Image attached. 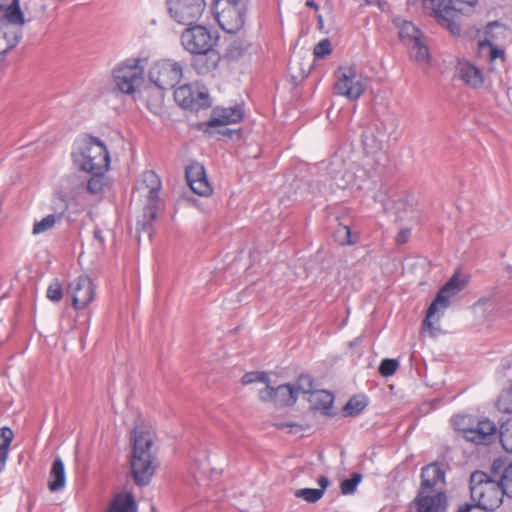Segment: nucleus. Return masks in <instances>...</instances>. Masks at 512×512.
I'll return each instance as SVG.
<instances>
[{"label":"nucleus","instance_id":"nucleus-28","mask_svg":"<svg viewBox=\"0 0 512 512\" xmlns=\"http://www.w3.org/2000/svg\"><path fill=\"white\" fill-rule=\"evenodd\" d=\"M297 396L293 386L289 384L279 385L275 388L274 404L280 406H290L297 401Z\"/></svg>","mask_w":512,"mask_h":512},{"label":"nucleus","instance_id":"nucleus-20","mask_svg":"<svg viewBox=\"0 0 512 512\" xmlns=\"http://www.w3.org/2000/svg\"><path fill=\"white\" fill-rule=\"evenodd\" d=\"M186 179L191 190L200 196H209L212 187L206 177L204 167L199 163H193L186 169Z\"/></svg>","mask_w":512,"mask_h":512},{"label":"nucleus","instance_id":"nucleus-10","mask_svg":"<svg viewBox=\"0 0 512 512\" xmlns=\"http://www.w3.org/2000/svg\"><path fill=\"white\" fill-rule=\"evenodd\" d=\"M160 188L161 180L154 171H145L137 183L136 190L138 195L146 198L143 219L137 221L138 227L142 230L156 219L157 209L160 203Z\"/></svg>","mask_w":512,"mask_h":512},{"label":"nucleus","instance_id":"nucleus-14","mask_svg":"<svg viewBox=\"0 0 512 512\" xmlns=\"http://www.w3.org/2000/svg\"><path fill=\"white\" fill-rule=\"evenodd\" d=\"M169 15L177 23L191 25L202 16L205 0H167Z\"/></svg>","mask_w":512,"mask_h":512},{"label":"nucleus","instance_id":"nucleus-53","mask_svg":"<svg viewBox=\"0 0 512 512\" xmlns=\"http://www.w3.org/2000/svg\"><path fill=\"white\" fill-rule=\"evenodd\" d=\"M317 23H318V27H319V29H322V28H323V26H324V20H323V17H322V15H321V14H319V15L317 16Z\"/></svg>","mask_w":512,"mask_h":512},{"label":"nucleus","instance_id":"nucleus-48","mask_svg":"<svg viewBox=\"0 0 512 512\" xmlns=\"http://www.w3.org/2000/svg\"><path fill=\"white\" fill-rule=\"evenodd\" d=\"M335 237L341 245H351L354 243L348 226H340L335 232Z\"/></svg>","mask_w":512,"mask_h":512},{"label":"nucleus","instance_id":"nucleus-37","mask_svg":"<svg viewBox=\"0 0 512 512\" xmlns=\"http://www.w3.org/2000/svg\"><path fill=\"white\" fill-rule=\"evenodd\" d=\"M93 174L87 182V189L91 194H101L104 191V172H90Z\"/></svg>","mask_w":512,"mask_h":512},{"label":"nucleus","instance_id":"nucleus-17","mask_svg":"<svg viewBox=\"0 0 512 512\" xmlns=\"http://www.w3.org/2000/svg\"><path fill=\"white\" fill-rule=\"evenodd\" d=\"M245 112L242 104L230 107H215L209 120L205 123L208 128L237 124L244 118Z\"/></svg>","mask_w":512,"mask_h":512},{"label":"nucleus","instance_id":"nucleus-43","mask_svg":"<svg viewBox=\"0 0 512 512\" xmlns=\"http://www.w3.org/2000/svg\"><path fill=\"white\" fill-rule=\"evenodd\" d=\"M399 363L395 359H384L379 366V373L384 377L392 376L398 369Z\"/></svg>","mask_w":512,"mask_h":512},{"label":"nucleus","instance_id":"nucleus-22","mask_svg":"<svg viewBox=\"0 0 512 512\" xmlns=\"http://www.w3.org/2000/svg\"><path fill=\"white\" fill-rule=\"evenodd\" d=\"M421 477L422 489L430 490L438 484L444 482L445 473L441 469L440 465L433 463L425 466L422 469ZM419 495L425 496L424 491H422Z\"/></svg>","mask_w":512,"mask_h":512},{"label":"nucleus","instance_id":"nucleus-1","mask_svg":"<svg viewBox=\"0 0 512 512\" xmlns=\"http://www.w3.org/2000/svg\"><path fill=\"white\" fill-rule=\"evenodd\" d=\"M130 466L132 478L137 486L150 484L159 467L154 435L150 431L135 427Z\"/></svg>","mask_w":512,"mask_h":512},{"label":"nucleus","instance_id":"nucleus-15","mask_svg":"<svg viewBox=\"0 0 512 512\" xmlns=\"http://www.w3.org/2000/svg\"><path fill=\"white\" fill-rule=\"evenodd\" d=\"M75 309L86 308L96 296V288L88 275L82 274L72 279L67 287Z\"/></svg>","mask_w":512,"mask_h":512},{"label":"nucleus","instance_id":"nucleus-32","mask_svg":"<svg viewBox=\"0 0 512 512\" xmlns=\"http://www.w3.org/2000/svg\"><path fill=\"white\" fill-rule=\"evenodd\" d=\"M399 37L408 46L422 39V33L412 22L405 21L399 27Z\"/></svg>","mask_w":512,"mask_h":512},{"label":"nucleus","instance_id":"nucleus-36","mask_svg":"<svg viewBox=\"0 0 512 512\" xmlns=\"http://www.w3.org/2000/svg\"><path fill=\"white\" fill-rule=\"evenodd\" d=\"M57 220L58 218L54 214H49L43 217L41 220H35L32 234L36 236L50 231L56 225Z\"/></svg>","mask_w":512,"mask_h":512},{"label":"nucleus","instance_id":"nucleus-19","mask_svg":"<svg viewBox=\"0 0 512 512\" xmlns=\"http://www.w3.org/2000/svg\"><path fill=\"white\" fill-rule=\"evenodd\" d=\"M23 25L24 23L0 17V56L5 55L19 43Z\"/></svg>","mask_w":512,"mask_h":512},{"label":"nucleus","instance_id":"nucleus-45","mask_svg":"<svg viewBox=\"0 0 512 512\" xmlns=\"http://www.w3.org/2000/svg\"><path fill=\"white\" fill-rule=\"evenodd\" d=\"M332 52L331 42L329 39H322L319 41L313 50V54L316 58L322 59L330 55Z\"/></svg>","mask_w":512,"mask_h":512},{"label":"nucleus","instance_id":"nucleus-7","mask_svg":"<svg viewBox=\"0 0 512 512\" xmlns=\"http://www.w3.org/2000/svg\"><path fill=\"white\" fill-rule=\"evenodd\" d=\"M465 286V281L457 274L439 290L434 301L430 304L426 317L423 321V329L428 331L429 335L435 337L440 332L438 323L444 315L445 310L450 306V300L459 293Z\"/></svg>","mask_w":512,"mask_h":512},{"label":"nucleus","instance_id":"nucleus-44","mask_svg":"<svg viewBox=\"0 0 512 512\" xmlns=\"http://www.w3.org/2000/svg\"><path fill=\"white\" fill-rule=\"evenodd\" d=\"M143 105L146 106L153 114L162 115L164 112L163 98H141Z\"/></svg>","mask_w":512,"mask_h":512},{"label":"nucleus","instance_id":"nucleus-51","mask_svg":"<svg viewBox=\"0 0 512 512\" xmlns=\"http://www.w3.org/2000/svg\"><path fill=\"white\" fill-rule=\"evenodd\" d=\"M306 6L309 7V8L314 9L315 11L319 10L318 4L315 1H313V0H307L306 1Z\"/></svg>","mask_w":512,"mask_h":512},{"label":"nucleus","instance_id":"nucleus-31","mask_svg":"<svg viewBox=\"0 0 512 512\" xmlns=\"http://www.w3.org/2000/svg\"><path fill=\"white\" fill-rule=\"evenodd\" d=\"M410 58L418 64H428L430 59L429 49L422 39L407 46Z\"/></svg>","mask_w":512,"mask_h":512},{"label":"nucleus","instance_id":"nucleus-4","mask_svg":"<svg viewBox=\"0 0 512 512\" xmlns=\"http://www.w3.org/2000/svg\"><path fill=\"white\" fill-rule=\"evenodd\" d=\"M145 58L130 57L118 62L111 71L113 84L118 92L133 96L142 93L145 81Z\"/></svg>","mask_w":512,"mask_h":512},{"label":"nucleus","instance_id":"nucleus-2","mask_svg":"<svg viewBox=\"0 0 512 512\" xmlns=\"http://www.w3.org/2000/svg\"><path fill=\"white\" fill-rule=\"evenodd\" d=\"M216 42L217 37L202 25L187 28L181 34L184 49L198 56L194 65L200 73H207L217 67L220 56L213 49Z\"/></svg>","mask_w":512,"mask_h":512},{"label":"nucleus","instance_id":"nucleus-42","mask_svg":"<svg viewBox=\"0 0 512 512\" xmlns=\"http://www.w3.org/2000/svg\"><path fill=\"white\" fill-rule=\"evenodd\" d=\"M367 405L365 398H351L344 406V411L348 415L359 414Z\"/></svg>","mask_w":512,"mask_h":512},{"label":"nucleus","instance_id":"nucleus-8","mask_svg":"<svg viewBox=\"0 0 512 512\" xmlns=\"http://www.w3.org/2000/svg\"><path fill=\"white\" fill-rule=\"evenodd\" d=\"M452 422L454 428L471 443L488 445L496 438L497 426L487 417L457 415Z\"/></svg>","mask_w":512,"mask_h":512},{"label":"nucleus","instance_id":"nucleus-38","mask_svg":"<svg viewBox=\"0 0 512 512\" xmlns=\"http://www.w3.org/2000/svg\"><path fill=\"white\" fill-rule=\"evenodd\" d=\"M510 425L512 426V418L504 422L499 431L502 447L508 453H512V433H510Z\"/></svg>","mask_w":512,"mask_h":512},{"label":"nucleus","instance_id":"nucleus-46","mask_svg":"<svg viewBox=\"0 0 512 512\" xmlns=\"http://www.w3.org/2000/svg\"><path fill=\"white\" fill-rule=\"evenodd\" d=\"M500 481L508 497L512 498V462L505 467Z\"/></svg>","mask_w":512,"mask_h":512},{"label":"nucleus","instance_id":"nucleus-26","mask_svg":"<svg viewBox=\"0 0 512 512\" xmlns=\"http://www.w3.org/2000/svg\"><path fill=\"white\" fill-rule=\"evenodd\" d=\"M311 408L329 413L334 402V396L327 390H314L308 397Z\"/></svg>","mask_w":512,"mask_h":512},{"label":"nucleus","instance_id":"nucleus-25","mask_svg":"<svg viewBox=\"0 0 512 512\" xmlns=\"http://www.w3.org/2000/svg\"><path fill=\"white\" fill-rule=\"evenodd\" d=\"M66 484V473L65 466L61 458H56L53 461L50 473L48 488L52 492L59 491L65 487Z\"/></svg>","mask_w":512,"mask_h":512},{"label":"nucleus","instance_id":"nucleus-21","mask_svg":"<svg viewBox=\"0 0 512 512\" xmlns=\"http://www.w3.org/2000/svg\"><path fill=\"white\" fill-rule=\"evenodd\" d=\"M446 497L439 492L433 496L419 495L410 505L409 512H443Z\"/></svg>","mask_w":512,"mask_h":512},{"label":"nucleus","instance_id":"nucleus-16","mask_svg":"<svg viewBox=\"0 0 512 512\" xmlns=\"http://www.w3.org/2000/svg\"><path fill=\"white\" fill-rule=\"evenodd\" d=\"M493 29L504 30L498 22L489 23L486 31L487 38L479 41L478 44L479 54L490 64L491 70H495L498 65L503 66L506 60L505 50L493 42V36L491 35Z\"/></svg>","mask_w":512,"mask_h":512},{"label":"nucleus","instance_id":"nucleus-29","mask_svg":"<svg viewBox=\"0 0 512 512\" xmlns=\"http://www.w3.org/2000/svg\"><path fill=\"white\" fill-rule=\"evenodd\" d=\"M461 78L471 87H479L483 84V75L480 69L472 64H463L460 68Z\"/></svg>","mask_w":512,"mask_h":512},{"label":"nucleus","instance_id":"nucleus-27","mask_svg":"<svg viewBox=\"0 0 512 512\" xmlns=\"http://www.w3.org/2000/svg\"><path fill=\"white\" fill-rule=\"evenodd\" d=\"M0 17L14 22L25 23L18 0H0Z\"/></svg>","mask_w":512,"mask_h":512},{"label":"nucleus","instance_id":"nucleus-24","mask_svg":"<svg viewBox=\"0 0 512 512\" xmlns=\"http://www.w3.org/2000/svg\"><path fill=\"white\" fill-rule=\"evenodd\" d=\"M319 488H302L295 491V497L306 501L307 503H316L324 495L325 490L329 486V479L326 476H321L317 481Z\"/></svg>","mask_w":512,"mask_h":512},{"label":"nucleus","instance_id":"nucleus-33","mask_svg":"<svg viewBox=\"0 0 512 512\" xmlns=\"http://www.w3.org/2000/svg\"><path fill=\"white\" fill-rule=\"evenodd\" d=\"M207 88L198 81L179 86L174 91V96H208Z\"/></svg>","mask_w":512,"mask_h":512},{"label":"nucleus","instance_id":"nucleus-30","mask_svg":"<svg viewBox=\"0 0 512 512\" xmlns=\"http://www.w3.org/2000/svg\"><path fill=\"white\" fill-rule=\"evenodd\" d=\"M13 438L14 433L11 428L7 426L0 428V472L5 468Z\"/></svg>","mask_w":512,"mask_h":512},{"label":"nucleus","instance_id":"nucleus-49","mask_svg":"<svg viewBox=\"0 0 512 512\" xmlns=\"http://www.w3.org/2000/svg\"><path fill=\"white\" fill-rule=\"evenodd\" d=\"M266 386L261 389L258 393L259 399L263 402H273L275 397V388L269 385V382L265 384Z\"/></svg>","mask_w":512,"mask_h":512},{"label":"nucleus","instance_id":"nucleus-18","mask_svg":"<svg viewBox=\"0 0 512 512\" xmlns=\"http://www.w3.org/2000/svg\"><path fill=\"white\" fill-rule=\"evenodd\" d=\"M376 132L367 130L363 134V144L366 148L371 151H380L383 149L385 143H387L391 136L396 131V124L393 121L380 122L376 124Z\"/></svg>","mask_w":512,"mask_h":512},{"label":"nucleus","instance_id":"nucleus-41","mask_svg":"<svg viewBox=\"0 0 512 512\" xmlns=\"http://www.w3.org/2000/svg\"><path fill=\"white\" fill-rule=\"evenodd\" d=\"M362 480V476L359 473H353L349 479L342 481L340 485L341 493L344 495L353 494Z\"/></svg>","mask_w":512,"mask_h":512},{"label":"nucleus","instance_id":"nucleus-9","mask_svg":"<svg viewBox=\"0 0 512 512\" xmlns=\"http://www.w3.org/2000/svg\"><path fill=\"white\" fill-rule=\"evenodd\" d=\"M73 159L86 172H105L110 164L106 146L99 139L92 137L77 144Z\"/></svg>","mask_w":512,"mask_h":512},{"label":"nucleus","instance_id":"nucleus-11","mask_svg":"<svg viewBox=\"0 0 512 512\" xmlns=\"http://www.w3.org/2000/svg\"><path fill=\"white\" fill-rule=\"evenodd\" d=\"M336 96H362L369 88L370 80L352 65L340 66L334 71Z\"/></svg>","mask_w":512,"mask_h":512},{"label":"nucleus","instance_id":"nucleus-23","mask_svg":"<svg viewBox=\"0 0 512 512\" xmlns=\"http://www.w3.org/2000/svg\"><path fill=\"white\" fill-rule=\"evenodd\" d=\"M107 512H137L135 498L130 492L116 494L111 500Z\"/></svg>","mask_w":512,"mask_h":512},{"label":"nucleus","instance_id":"nucleus-50","mask_svg":"<svg viewBox=\"0 0 512 512\" xmlns=\"http://www.w3.org/2000/svg\"><path fill=\"white\" fill-rule=\"evenodd\" d=\"M410 230L409 229H402L399 231V233L396 236V241L399 244H404L408 241L410 237Z\"/></svg>","mask_w":512,"mask_h":512},{"label":"nucleus","instance_id":"nucleus-55","mask_svg":"<svg viewBox=\"0 0 512 512\" xmlns=\"http://www.w3.org/2000/svg\"><path fill=\"white\" fill-rule=\"evenodd\" d=\"M95 237L101 240L100 231H95Z\"/></svg>","mask_w":512,"mask_h":512},{"label":"nucleus","instance_id":"nucleus-6","mask_svg":"<svg viewBox=\"0 0 512 512\" xmlns=\"http://www.w3.org/2000/svg\"><path fill=\"white\" fill-rule=\"evenodd\" d=\"M470 494L474 505L491 512L498 508L506 495L503 485L486 473L476 471L470 477Z\"/></svg>","mask_w":512,"mask_h":512},{"label":"nucleus","instance_id":"nucleus-13","mask_svg":"<svg viewBox=\"0 0 512 512\" xmlns=\"http://www.w3.org/2000/svg\"><path fill=\"white\" fill-rule=\"evenodd\" d=\"M216 20L227 33L234 34L244 25L246 7L242 0H216Z\"/></svg>","mask_w":512,"mask_h":512},{"label":"nucleus","instance_id":"nucleus-5","mask_svg":"<svg viewBox=\"0 0 512 512\" xmlns=\"http://www.w3.org/2000/svg\"><path fill=\"white\" fill-rule=\"evenodd\" d=\"M423 7L435 16L439 24L448 29L452 35H460L461 28L457 21L458 14L471 11L478 0H422Z\"/></svg>","mask_w":512,"mask_h":512},{"label":"nucleus","instance_id":"nucleus-3","mask_svg":"<svg viewBox=\"0 0 512 512\" xmlns=\"http://www.w3.org/2000/svg\"><path fill=\"white\" fill-rule=\"evenodd\" d=\"M372 158L366 156L364 166L354 163L347 164L342 158L334 156L327 165L329 175V187L332 192L339 189H361L367 179L373 177L376 168L367 169L371 166Z\"/></svg>","mask_w":512,"mask_h":512},{"label":"nucleus","instance_id":"nucleus-40","mask_svg":"<svg viewBox=\"0 0 512 512\" xmlns=\"http://www.w3.org/2000/svg\"><path fill=\"white\" fill-rule=\"evenodd\" d=\"M269 381V375L263 371L247 372L241 379L243 385H249L253 383L267 384Z\"/></svg>","mask_w":512,"mask_h":512},{"label":"nucleus","instance_id":"nucleus-34","mask_svg":"<svg viewBox=\"0 0 512 512\" xmlns=\"http://www.w3.org/2000/svg\"><path fill=\"white\" fill-rule=\"evenodd\" d=\"M210 98H180L178 105L183 109L199 112L211 106Z\"/></svg>","mask_w":512,"mask_h":512},{"label":"nucleus","instance_id":"nucleus-39","mask_svg":"<svg viewBox=\"0 0 512 512\" xmlns=\"http://www.w3.org/2000/svg\"><path fill=\"white\" fill-rule=\"evenodd\" d=\"M497 407L504 413H512V383L500 394Z\"/></svg>","mask_w":512,"mask_h":512},{"label":"nucleus","instance_id":"nucleus-52","mask_svg":"<svg viewBox=\"0 0 512 512\" xmlns=\"http://www.w3.org/2000/svg\"><path fill=\"white\" fill-rule=\"evenodd\" d=\"M275 425H276V427L281 428V429L285 428V427H289V428L298 427V425L295 423H276Z\"/></svg>","mask_w":512,"mask_h":512},{"label":"nucleus","instance_id":"nucleus-12","mask_svg":"<svg viewBox=\"0 0 512 512\" xmlns=\"http://www.w3.org/2000/svg\"><path fill=\"white\" fill-rule=\"evenodd\" d=\"M182 75V66L170 59L156 61L148 70L149 82L159 93L172 90L179 83Z\"/></svg>","mask_w":512,"mask_h":512},{"label":"nucleus","instance_id":"nucleus-47","mask_svg":"<svg viewBox=\"0 0 512 512\" xmlns=\"http://www.w3.org/2000/svg\"><path fill=\"white\" fill-rule=\"evenodd\" d=\"M47 297L53 302H59L63 297L62 286L58 280H54L47 288Z\"/></svg>","mask_w":512,"mask_h":512},{"label":"nucleus","instance_id":"nucleus-35","mask_svg":"<svg viewBox=\"0 0 512 512\" xmlns=\"http://www.w3.org/2000/svg\"><path fill=\"white\" fill-rule=\"evenodd\" d=\"M297 398L301 394H311L314 391L313 378L310 375H300L295 383L291 384Z\"/></svg>","mask_w":512,"mask_h":512},{"label":"nucleus","instance_id":"nucleus-54","mask_svg":"<svg viewBox=\"0 0 512 512\" xmlns=\"http://www.w3.org/2000/svg\"><path fill=\"white\" fill-rule=\"evenodd\" d=\"M368 5H376L380 3V0H365Z\"/></svg>","mask_w":512,"mask_h":512}]
</instances>
